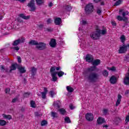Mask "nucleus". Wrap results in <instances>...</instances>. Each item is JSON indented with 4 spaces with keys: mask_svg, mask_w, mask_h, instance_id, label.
I'll list each match as a JSON object with an SVG mask.
<instances>
[{
    "mask_svg": "<svg viewBox=\"0 0 129 129\" xmlns=\"http://www.w3.org/2000/svg\"><path fill=\"white\" fill-rule=\"evenodd\" d=\"M95 70H96V67L95 66L91 67L87 69V72L89 73L87 76V78L89 82L95 83V82L98 81L99 75L94 72Z\"/></svg>",
    "mask_w": 129,
    "mask_h": 129,
    "instance_id": "nucleus-1",
    "label": "nucleus"
},
{
    "mask_svg": "<svg viewBox=\"0 0 129 129\" xmlns=\"http://www.w3.org/2000/svg\"><path fill=\"white\" fill-rule=\"evenodd\" d=\"M101 30L99 29V27H96V30L94 32H92L90 34V37L92 40H98L100 38Z\"/></svg>",
    "mask_w": 129,
    "mask_h": 129,
    "instance_id": "nucleus-2",
    "label": "nucleus"
},
{
    "mask_svg": "<svg viewBox=\"0 0 129 129\" xmlns=\"http://www.w3.org/2000/svg\"><path fill=\"white\" fill-rule=\"evenodd\" d=\"M27 6L30 9V12H35L36 10H37V8H36V4H35V0H31L28 4Z\"/></svg>",
    "mask_w": 129,
    "mask_h": 129,
    "instance_id": "nucleus-3",
    "label": "nucleus"
},
{
    "mask_svg": "<svg viewBox=\"0 0 129 129\" xmlns=\"http://www.w3.org/2000/svg\"><path fill=\"white\" fill-rule=\"evenodd\" d=\"M85 11L87 15L91 14L93 12V5L92 4H88L85 7Z\"/></svg>",
    "mask_w": 129,
    "mask_h": 129,
    "instance_id": "nucleus-4",
    "label": "nucleus"
},
{
    "mask_svg": "<svg viewBox=\"0 0 129 129\" xmlns=\"http://www.w3.org/2000/svg\"><path fill=\"white\" fill-rule=\"evenodd\" d=\"M25 40H26V39L24 37L19 38L18 39L16 40L13 42V43H12V46H18V45H19V44L24 43L25 42Z\"/></svg>",
    "mask_w": 129,
    "mask_h": 129,
    "instance_id": "nucleus-5",
    "label": "nucleus"
},
{
    "mask_svg": "<svg viewBox=\"0 0 129 129\" xmlns=\"http://www.w3.org/2000/svg\"><path fill=\"white\" fill-rule=\"evenodd\" d=\"M47 45L45 43L39 42L38 44L36 46V48L38 49V50H43L46 49Z\"/></svg>",
    "mask_w": 129,
    "mask_h": 129,
    "instance_id": "nucleus-6",
    "label": "nucleus"
},
{
    "mask_svg": "<svg viewBox=\"0 0 129 129\" xmlns=\"http://www.w3.org/2000/svg\"><path fill=\"white\" fill-rule=\"evenodd\" d=\"M118 51L119 54H123V53H125L127 51V46L123 44L122 46H120Z\"/></svg>",
    "mask_w": 129,
    "mask_h": 129,
    "instance_id": "nucleus-7",
    "label": "nucleus"
},
{
    "mask_svg": "<svg viewBox=\"0 0 129 129\" xmlns=\"http://www.w3.org/2000/svg\"><path fill=\"white\" fill-rule=\"evenodd\" d=\"M93 56H92L90 54H88L86 55L85 57V60L86 62H88V63H91V62H93Z\"/></svg>",
    "mask_w": 129,
    "mask_h": 129,
    "instance_id": "nucleus-8",
    "label": "nucleus"
},
{
    "mask_svg": "<svg viewBox=\"0 0 129 129\" xmlns=\"http://www.w3.org/2000/svg\"><path fill=\"white\" fill-rule=\"evenodd\" d=\"M51 75L52 76V81L55 82L58 80V78H57V74H58V72H50Z\"/></svg>",
    "mask_w": 129,
    "mask_h": 129,
    "instance_id": "nucleus-9",
    "label": "nucleus"
},
{
    "mask_svg": "<svg viewBox=\"0 0 129 129\" xmlns=\"http://www.w3.org/2000/svg\"><path fill=\"white\" fill-rule=\"evenodd\" d=\"M86 118L88 121L93 120V114L91 113H87L86 114Z\"/></svg>",
    "mask_w": 129,
    "mask_h": 129,
    "instance_id": "nucleus-10",
    "label": "nucleus"
},
{
    "mask_svg": "<svg viewBox=\"0 0 129 129\" xmlns=\"http://www.w3.org/2000/svg\"><path fill=\"white\" fill-rule=\"evenodd\" d=\"M19 66V64L15 63H13L11 66L10 67V70L9 72H12V71H14L15 70H17V68L18 69V67Z\"/></svg>",
    "mask_w": 129,
    "mask_h": 129,
    "instance_id": "nucleus-11",
    "label": "nucleus"
},
{
    "mask_svg": "<svg viewBox=\"0 0 129 129\" xmlns=\"http://www.w3.org/2000/svg\"><path fill=\"white\" fill-rule=\"evenodd\" d=\"M57 45V43L56 42V39L52 38L50 40V42H49V46L51 47V48H55L56 45Z\"/></svg>",
    "mask_w": 129,
    "mask_h": 129,
    "instance_id": "nucleus-12",
    "label": "nucleus"
},
{
    "mask_svg": "<svg viewBox=\"0 0 129 129\" xmlns=\"http://www.w3.org/2000/svg\"><path fill=\"white\" fill-rule=\"evenodd\" d=\"M123 83H124V84H125V85H129V74L127 73L125 75V77L124 78V80H123Z\"/></svg>",
    "mask_w": 129,
    "mask_h": 129,
    "instance_id": "nucleus-13",
    "label": "nucleus"
},
{
    "mask_svg": "<svg viewBox=\"0 0 129 129\" xmlns=\"http://www.w3.org/2000/svg\"><path fill=\"white\" fill-rule=\"evenodd\" d=\"M25 68L24 67H22V65L18 64L17 69H18V70L21 73L24 74V73H26V71Z\"/></svg>",
    "mask_w": 129,
    "mask_h": 129,
    "instance_id": "nucleus-14",
    "label": "nucleus"
},
{
    "mask_svg": "<svg viewBox=\"0 0 129 129\" xmlns=\"http://www.w3.org/2000/svg\"><path fill=\"white\" fill-rule=\"evenodd\" d=\"M53 106L55 107V108H60V105H61V103L59 100H57L56 101H54L53 103Z\"/></svg>",
    "mask_w": 129,
    "mask_h": 129,
    "instance_id": "nucleus-15",
    "label": "nucleus"
},
{
    "mask_svg": "<svg viewBox=\"0 0 129 129\" xmlns=\"http://www.w3.org/2000/svg\"><path fill=\"white\" fill-rule=\"evenodd\" d=\"M118 98L117 99V101L116 102V106H118L119 104H120V101H121V95L120 94H118L117 96Z\"/></svg>",
    "mask_w": 129,
    "mask_h": 129,
    "instance_id": "nucleus-16",
    "label": "nucleus"
},
{
    "mask_svg": "<svg viewBox=\"0 0 129 129\" xmlns=\"http://www.w3.org/2000/svg\"><path fill=\"white\" fill-rule=\"evenodd\" d=\"M110 82L111 84H115L116 83V77L114 76H112L110 78Z\"/></svg>",
    "mask_w": 129,
    "mask_h": 129,
    "instance_id": "nucleus-17",
    "label": "nucleus"
},
{
    "mask_svg": "<svg viewBox=\"0 0 129 129\" xmlns=\"http://www.w3.org/2000/svg\"><path fill=\"white\" fill-rule=\"evenodd\" d=\"M60 69H61V67H56L55 66H53L51 67L50 71V72H54V71H55V70H56V71H59Z\"/></svg>",
    "mask_w": 129,
    "mask_h": 129,
    "instance_id": "nucleus-18",
    "label": "nucleus"
},
{
    "mask_svg": "<svg viewBox=\"0 0 129 129\" xmlns=\"http://www.w3.org/2000/svg\"><path fill=\"white\" fill-rule=\"evenodd\" d=\"M37 68L35 67H31V72L32 76H35L36 75V73H37Z\"/></svg>",
    "mask_w": 129,
    "mask_h": 129,
    "instance_id": "nucleus-19",
    "label": "nucleus"
},
{
    "mask_svg": "<svg viewBox=\"0 0 129 129\" xmlns=\"http://www.w3.org/2000/svg\"><path fill=\"white\" fill-rule=\"evenodd\" d=\"M97 121L98 124H102V123H104V122H105V120H104V118L101 117L98 118Z\"/></svg>",
    "mask_w": 129,
    "mask_h": 129,
    "instance_id": "nucleus-20",
    "label": "nucleus"
},
{
    "mask_svg": "<svg viewBox=\"0 0 129 129\" xmlns=\"http://www.w3.org/2000/svg\"><path fill=\"white\" fill-rule=\"evenodd\" d=\"M29 44L32 45V46H37V45L39 44V43L35 40H32L29 42Z\"/></svg>",
    "mask_w": 129,
    "mask_h": 129,
    "instance_id": "nucleus-21",
    "label": "nucleus"
},
{
    "mask_svg": "<svg viewBox=\"0 0 129 129\" xmlns=\"http://www.w3.org/2000/svg\"><path fill=\"white\" fill-rule=\"evenodd\" d=\"M92 63L93 66H98V65L100 64V60L98 59H95L94 61L93 60Z\"/></svg>",
    "mask_w": 129,
    "mask_h": 129,
    "instance_id": "nucleus-22",
    "label": "nucleus"
},
{
    "mask_svg": "<svg viewBox=\"0 0 129 129\" xmlns=\"http://www.w3.org/2000/svg\"><path fill=\"white\" fill-rule=\"evenodd\" d=\"M62 20L60 18H56L54 19V23L55 25H59L61 24Z\"/></svg>",
    "mask_w": 129,
    "mask_h": 129,
    "instance_id": "nucleus-23",
    "label": "nucleus"
},
{
    "mask_svg": "<svg viewBox=\"0 0 129 129\" xmlns=\"http://www.w3.org/2000/svg\"><path fill=\"white\" fill-rule=\"evenodd\" d=\"M19 17L23 19L24 20H29L30 19V15L26 16L25 14H21L19 15Z\"/></svg>",
    "mask_w": 129,
    "mask_h": 129,
    "instance_id": "nucleus-24",
    "label": "nucleus"
},
{
    "mask_svg": "<svg viewBox=\"0 0 129 129\" xmlns=\"http://www.w3.org/2000/svg\"><path fill=\"white\" fill-rule=\"evenodd\" d=\"M2 115L4 118H6V119H9V120L12 119V115H6V114H3Z\"/></svg>",
    "mask_w": 129,
    "mask_h": 129,
    "instance_id": "nucleus-25",
    "label": "nucleus"
},
{
    "mask_svg": "<svg viewBox=\"0 0 129 129\" xmlns=\"http://www.w3.org/2000/svg\"><path fill=\"white\" fill-rule=\"evenodd\" d=\"M7 124V121L5 120H0V126H5Z\"/></svg>",
    "mask_w": 129,
    "mask_h": 129,
    "instance_id": "nucleus-26",
    "label": "nucleus"
},
{
    "mask_svg": "<svg viewBox=\"0 0 129 129\" xmlns=\"http://www.w3.org/2000/svg\"><path fill=\"white\" fill-rule=\"evenodd\" d=\"M58 111H59L60 114H62V115H64L65 113H66V110H65V109L64 108H60L58 109Z\"/></svg>",
    "mask_w": 129,
    "mask_h": 129,
    "instance_id": "nucleus-27",
    "label": "nucleus"
},
{
    "mask_svg": "<svg viewBox=\"0 0 129 129\" xmlns=\"http://www.w3.org/2000/svg\"><path fill=\"white\" fill-rule=\"evenodd\" d=\"M64 9L66 10V11H67L68 12H70L72 10V7L70 6V5L66 6L64 7Z\"/></svg>",
    "mask_w": 129,
    "mask_h": 129,
    "instance_id": "nucleus-28",
    "label": "nucleus"
},
{
    "mask_svg": "<svg viewBox=\"0 0 129 129\" xmlns=\"http://www.w3.org/2000/svg\"><path fill=\"white\" fill-rule=\"evenodd\" d=\"M37 6H41L44 4V0H36Z\"/></svg>",
    "mask_w": 129,
    "mask_h": 129,
    "instance_id": "nucleus-29",
    "label": "nucleus"
},
{
    "mask_svg": "<svg viewBox=\"0 0 129 129\" xmlns=\"http://www.w3.org/2000/svg\"><path fill=\"white\" fill-rule=\"evenodd\" d=\"M107 33V30H106V28H104L103 29L101 30V33L100 35H105Z\"/></svg>",
    "mask_w": 129,
    "mask_h": 129,
    "instance_id": "nucleus-30",
    "label": "nucleus"
},
{
    "mask_svg": "<svg viewBox=\"0 0 129 129\" xmlns=\"http://www.w3.org/2000/svg\"><path fill=\"white\" fill-rule=\"evenodd\" d=\"M67 90H68V92H73L74 91V89L70 86L67 87Z\"/></svg>",
    "mask_w": 129,
    "mask_h": 129,
    "instance_id": "nucleus-31",
    "label": "nucleus"
},
{
    "mask_svg": "<svg viewBox=\"0 0 129 129\" xmlns=\"http://www.w3.org/2000/svg\"><path fill=\"white\" fill-rule=\"evenodd\" d=\"M44 32H49L51 33V32H53V29L51 28L50 27H49L48 28H44Z\"/></svg>",
    "mask_w": 129,
    "mask_h": 129,
    "instance_id": "nucleus-32",
    "label": "nucleus"
},
{
    "mask_svg": "<svg viewBox=\"0 0 129 129\" xmlns=\"http://www.w3.org/2000/svg\"><path fill=\"white\" fill-rule=\"evenodd\" d=\"M1 72H8V68H5V66H1Z\"/></svg>",
    "mask_w": 129,
    "mask_h": 129,
    "instance_id": "nucleus-33",
    "label": "nucleus"
},
{
    "mask_svg": "<svg viewBox=\"0 0 129 129\" xmlns=\"http://www.w3.org/2000/svg\"><path fill=\"white\" fill-rule=\"evenodd\" d=\"M51 116L53 117V118H55V117H57V115H58V114L55 112L51 111Z\"/></svg>",
    "mask_w": 129,
    "mask_h": 129,
    "instance_id": "nucleus-34",
    "label": "nucleus"
},
{
    "mask_svg": "<svg viewBox=\"0 0 129 129\" xmlns=\"http://www.w3.org/2000/svg\"><path fill=\"white\" fill-rule=\"evenodd\" d=\"M64 121L67 123H70V122H71V120H70V118H69V117H67L64 118Z\"/></svg>",
    "mask_w": 129,
    "mask_h": 129,
    "instance_id": "nucleus-35",
    "label": "nucleus"
},
{
    "mask_svg": "<svg viewBox=\"0 0 129 129\" xmlns=\"http://www.w3.org/2000/svg\"><path fill=\"white\" fill-rule=\"evenodd\" d=\"M11 49H13V50H14V51H16V52H18L19 50H20V47L19 46H13L11 48Z\"/></svg>",
    "mask_w": 129,
    "mask_h": 129,
    "instance_id": "nucleus-36",
    "label": "nucleus"
},
{
    "mask_svg": "<svg viewBox=\"0 0 129 129\" xmlns=\"http://www.w3.org/2000/svg\"><path fill=\"white\" fill-rule=\"evenodd\" d=\"M121 42L124 44V41H125V37L124 35H122L120 37Z\"/></svg>",
    "mask_w": 129,
    "mask_h": 129,
    "instance_id": "nucleus-37",
    "label": "nucleus"
},
{
    "mask_svg": "<svg viewBox=\"0 0 129 129\" xmlns=\"http://www.w3.org/2000/svg\"><path fill=\"white\" fill-rule=\"evenodd\" d=\"M48 124V122L45 120H43L42 122H41V126H44L45 125H46V124Z\"/></svg>",
    "mask_w": 129,
    "mask_h": 129,
    "instance_id": "nucleus-38",
    "label": "nucleus"
},
{
    "mask_svg": "<svg viewBox=\"0 0 129 129\" xmlns=\"http://www.w3.org/2000/svg\"><path fill=\"white\" fill-rule=\"evenodd\" d=\"M57 75L58 77H62V76L64 75V72L62 71H60L59 72H57Z\"/></svg>",
    "mask_w": 129,
    "mask_h": 129,
    "instance_id": "nucleus-39",
    "label": "nucleus"
},
{
    "mask_svg": "<svg viewBox=\"0 0 129 129\" xmlns=\"http://www.w3.org/2000/svg\"><path fill=\"white\" fill-rule=\"evenodd\" d=\"M122 21H123V22H125V23L126 24L128 23V18L126 17H123Z\"/></svg>",
    "mask_w": 129,
    "mask_h": 129,
    "instance_id": "nucleus-40",
    "label": "nucleus"
},
{
    "mask_svg": "<svg viewBox=\"0 0 129 129\" xmlns=\"http://www.w3.org/2000/svg\"><path fill=\"white\" fill-rule=\"evenodd\" d=\"M103 75H104L105 77H107L108 76V72L106 70H104L103 72Z\"/></svg>",
    "mask_w": 129,
    "mask_h": 129,
    "instance_id": "nucleus-41",
    "label": "nucleus"
},
{
    "mask_svg": "<svg viewBox=\"0 0 129 129\" xmlns=\"http://www.w3.org/2000/svg\"><path fill=\"white\" fill-rule=\"evenodd\" d=\"M30 95H31V93H25L24 94V97L27 98L28 97H30Z\"/></svg>",
    "mask_w": 129,
    "mask_h": 129,
    "instance_id": "nucleus-42",
    "label": "nucleus"
},
{
    "mask_svg": "<svg viewBox=\"0 0 129 129\" xmlns=\"http://www.w3.org/2000/svg\"><path fill=\"white\" fill-rule=\"evenodd\" d=\"M128 14H129L128 11L123 12L122 13V17H125V16H127Z\"/></svg>",
    "mask_w": 129,
    "mask_h": 129,
    "instance_id": "nucleus-43",
    "label": "nucleus"
},
{
    "mask_svg": "<svg viewBox=\"0 0 129 129\" xmlns=\"http://www.w3.org/2000/svg\"><path fill=\"white\" fill-rule=\"evenodd\" d=\"M41 94L42 95V98H43V99H46V95L47 94H46V93L42 92H41Z\"/></svg>",
    "mask_w": 129,
    "mask_h": 129,
    "instance_id": "nucleus-44",
    "label": "nucleus"
},
{
    "mask_svg": "<svg viewBox=\"0 0 129 129\" xmlns=\"http://www.w3.org/2000/svg\"><path fill=\"white\" fill-rule=\"evenodd\" d=\"M31 106V107H33V108H35L36 106H35V101H31L30 102Z\"/></svg>",
    "mask_w": 129,
    "mask_h": 129,
    "instance_id": "nucleus-45",
    "label": "nucleus"
},
{
    "mask_svg": "<svg viewBox=\"0 0 129 129\" xmlns=\"http://www.w3.org/2000/svg\"><path fill=\"white\" fill-rule=\"evenodd\" d=\"M124 61H126V62H129V54L125 56V57L124 58Z\"/></svg>",
    "mask_w": 129,
    "mask_h": 129,
    "instance_id": "nucleus-46",
    "label": "nucleus"
},
{
    "mask_svg": "<svg viewBox=\"0 0 129 129\" xmlns=\"http://www.w3.org/2000/svg\"><path fill=\"white\" fill-rule=\"evenodd\" d=\"M116 19L118 20V21H122L123 17L120 16H117Z\"/></svg>",
    "mask_w": 129,
    "mask_h": 129,
    "instance_id": "nucleus-47",
    "label": "nucleus"
},
{
    "mask_svg": "<svg viewBox=\"0 0 129 129\" xmlns=\"http://www.w3.org/2000/svg\"><path fill=\"white\" fill-rule=\"evenodd\" d=\"M120 3H121V1L118 0L115 3L114 6H119V5H120Z\"/></svg>",
    "mask_w": 129,
    "mask_h": 129,
    "instance_id": "nucleus-48",
    "label": "nucleus"
},
{
    "mask_svg": "<svg viewBox=\"0 0 129 129\" xmlns=\"http://www.w3.org/2000/svg\"><path fill=\"white\" fill-rule=\"evenodd\" d=\"M108 112V110L105 109L103 110V114H104L105 115H106V114H107V113Z\"/></svg>",
    "mask_w": 129,
    "mask_h": 129,
    "instance_id": "nucleus-49",
    "label": "nucleus"
},
{
    "mask_svg": "<svg viewBox=\"0 0 129 129\" xmlns=\"http://www.w3.org/2000/svg\"><path fill=\"white\" fill-rule=\"evenodd\" d=\"M39 29H40V30H44V28L45 27H44V25H42V24H40L38 26Z\"/></svg>",
    "mask_w": 129,
    "mask_h": 129,
    "instance_id": "nucleus-50",
    "label": "nucleus"
},
{
    "mask_svg": "<svg viewBox=\"0 0 129 129\" xmlns=\"http://www.w3.org/2000/svg\"><path fill=\"white\" fill-rule=\"evenodd\" d=\"M10 91H11V89L7 88L5 90L6 93H10Z\"/></svg>",
    "mask_w": 129,
    "mask_h": 129,
    "instance_id": "nucleus-51",
    "label": "nucleus"
},
{
    "mask_svg": "<svg viewBox=\"0 0 129 129\" xmlns=\"http://www.w3.org/2000/svg\"><path fill=\"white\" fill-rule=\"evenodd\" d=\"M81 24L82 25H86V24H87V21H84V20H82V21L81 22Z\"/></svg>",
    "mask_w": 129,
    "mask_h": 129,
    "instance_id": "nucleus-52",
    "label": "nucleus"
},
{
    "mask_svg": "<svg viewBox=\"0 0 129 129\" xmlns=\"http://www.w3.org/2000/svg\"><path fill=\"white\" fill-rule=\"evenodd\" d=\"M17 59H18V63H22V59L21 58V57L17 56Z\"/></svg>",
    "mask_w": 129,
    "mask_h": 129,
    "instance_id": "nucleus-53",
    "label": "nucleus"
},
{
    "mask_svg": "<svg viewBox=\"0 0 129 129\" xmlns=\"http://www.w3.org/2000/svg\"><path fill=\"white\" fill-rule=\"evenodd\" d=\"M50 96L51 97H54V92L53 91H51L49 93Z\"/></svg>",
    "mask_w": 129,
    "mask_h": 129,
    "instance_id": "nucleus-54",
    "label": "nucleus"
},
{
    "mask_svg": "<svg viewBox=\"0 0 129 129\" xmlns=\"http://www.w3.org/2000/svg\"><path fill=\"white\" fill-rule=\"evenodd\" d=\"M125 121V122H128V121H129V115L126 116Z\"/></svg>",
    "mask_w": 129,
    "mask_h": 129,
    "instance_id": "nucleus-55",
    "label": "nucleus"
},
{
    "mask_svg": "<svg viewBox=\"0 0 129 129\" xmlns=\"http://www.w3.org/2000/svg\"><path fill=\"white\" fill-rule=\"evenodd\" d=\"M47 24H51V23H52V20H51L50 18H48L47 20Z\"/></svg>",
    "mask_w": 129,
    "mask_h": 129,
    "instance_id": "nucleus-56",
    "label": "nucleus"
},
{
    "mask_svg": "<svg viewBox=\"0 0 129 129\" xmlns=\"http://www.w3.org/2000/svg\"><path fill=\"white\" fill-rule=\"evenodd\" d=\"M97 14H98V15H100V14H101V10L100 9L97 10Z\"/></svg>",
    "mask_w": 129,
    "mask_h": 129,
    "instance_id": "nucleus-57",
    "label": "nucleus"
},
{
    "mask_svg": "<svg viewBox=\"0 0 129 129\" xmlns=\"http://www.w3.org/2000/svg\"><path fill=\"white\" fill-rule=\"evenodd\" d=\"M44 92H44V93H46L47 94V93L48 92V89H47V88L46 87L44 88Z\"/></svg>",
    "mask_w": 129,
    "mask_h": 129,
    "instance_id": "nucleus-58",
    "label": "nucleus"
},
{
    "mask_svg": "<svg viewBox=\"0 0 129 129\" xmlns=\"http://www.w3.org/2000/svg\"><path fill=\"white\" fill-rule=\"evenodd\" d=\"M70 109H74V106H73V105L70 104Z\"/></svg>",
    "mask_w": 129,
    "mask_h": 129,
    "instance_id": "nucleus-59",
    "label": "nucleus"
},
{
    "mask_svg": "<svg viewBox=\"0 0 129 129\" xmlns=\"http://www.w3.org/2000/svg\"><path fill=\"white\" fill-rule=\"evenodd\" d=\"M17 100H18L17 98H14L12 100V102L13 103L17 102Z\"/></svg>",
    "mask_w": 129,
    "mask_h": 129,
    "instance_id": "nucleus-60",
    "label": "nucleus"
},
{
    "mask_svg": "<svg viewBox=\"0 0 129 129\" xmlns=\"http://www.w3.org/2000/svg\"><path fill=\"white\" fill-rule=\"evenodd\" d=\"M111 24H112V26H116V23L114 21H112Z\"/></svg>",
    "mask_w": 129,
    "mask_h": 129,
    "instance_id": "nucleus-61",
    "label": "nucleus"
},
{
    "mask_svg": "<svg viewBox=\"0 0 129 129\" xmlns=\"http://www.w3.org/2000/svg\"><path fill=\"white\" fill-rule=\"evenodd\" d=\"M110 70H111V71H115V67H112L110 69Z\"/></svg>",
    "mask_w": 129,
    "mask_h": 129,
    "instance_id": "nucleus-62",
    "label": "nucleus"
},
{
    "mask_svg": "<svg viewBox=\"0 0 129 129\" xmlns=\"http://www.w3.org/2000/svg\"><path fill=\"white\" fill-rule=\"evenodd\" d=\"M53 6V3H52L51 2H50V3H49L48 4V7H49L50 8L52 7Z\"/></svg>",
    "mask_w": 129,
    "mask_h": 129,
    "instance_id": "nucleus-63",
    "label": "nucleus"
},
{
    "mask_svg": "<svg viewBox=\"0 0 129 129\" xmlns=\"http://www.w3.org/2000/svg\"><path fill=\"white\" fill-rule=\"evenodd\" d=\"M128 93H129V90H126L125 92V94H128Z\"/></svg>",
    "mask_w": 129,
    "mask_h": 129,
    "instance_id": "nucleus-64",
    "label": "nucleus"
}]
</instances>
